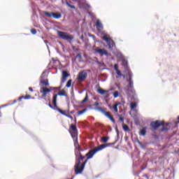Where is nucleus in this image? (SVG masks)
Wrapping results in <instances>:
<instances>
[{
  "label": "nucleus",
  "instance_id": "51",
  "mask_svg": "<svg viewBox=\"0 0 179 179\" xmlns=\"http://www.w3.org/2000/svg\"><path fill=\"white\" fill-rule=\"evenodd\" d=\"M80 38H81V40H83V38H84L83 35H82V36H80Z\"/></svg>",
  "mask_w": 179,
  "mask_h": 179
},
{
  "label": "nucleus",
  "instance_id": "35",
  "mask_svg": "<svg viewBox=\"0 0 179 179\" xmlns=\"http://www.w3.org/2000/svg\"><path fill=\"white\" fill-rule=\"evenodd\" d=\"M119 117V121H120V122H124V117H122V116H121L120 115H117Z\"/></svg>",
  "mask_w": 179,
  "mask_h": 179
},
{
  "label": "nucleus",
  "instance_id": "42",
  "mask_svg": "<svg viewBox=\"0 0 179 179\" xmlns=\"http://www.w3.org/2000/svg\"><path fill=\"white\" fill-rule=\"evenodd\" d=\"M65 82H66V78L62 77V83H65Z\"/></svg>",
  "mask_w": 179,
  "mask_h": 179
},
{
  "label": "nucleus",
  "instance_id": "34",
  "mask_svg": "<svg viewBox=\"0 0 179 179\" xmlns=\"http://www.w3.org/2000/svg\"><path fill=\"white\" fill-rule=\"evenodd\" d=\"M57 111H59V113H60V114H62V115H66V114H65V112L59 108H57Z\"/></svg>",
  "mask_w": 179,
  "mask_h": 179
},
{
  "label": "nucleus",
  "instance_id": "44",
  "mask_svg": "<svg viewBox=\"0 0 179 179\" xmlns=\"http://www.w3.org/2000/svg\"><path fill=\"white\" fill-rule=\"evenodd\" d=\"M66 117H68V118H70L71 120H73V117L70 115L66 114Z\"/></svg>",
  "mask_w": 179,
  "mask_h": 179
},
{
  "label": "nucleus",
  "instance_id": "40",
  "mask_svg": "<svg viewBox=\"0 0 179 179\" xmlns=\"http://www.w3.org/2000/svg\"><path fill=\"white\" fill-rule=\"evenodd\" d=\"M45 44H46V47L48 50H50V47L48 46V41H44Z\"/></svg>",
  "mask_w": 179,
  "mask_h": 179
},
{
  "label": "nucleus",
  "instance_id": "30",
  "mask_svg": "<svg viewBox=\"0 0 179 179\" xmlns=\"http://www.w3.org/2000/svg\"><path fill=\"white\" fill-rule=\"evenodd\" d=\"M58 96H66V94H65V91L62 90L59 92H58Z\"/></svg>",
  "mask_w": 179,
  "mask_h": 179
},
{
  "label": "nucleus",
  "instance_id": "29",
  "mask_svg": "<svg viewBox=\"0 0 179 179\" xmlns=\"http://www.w3.org/2000/svg\"><path fill=\"white\" fill-rule=\"evenodd\" d=\"M86 111H87V108L83 109V110H80L78 112V115H82V114H85V113H86Z\"/></svg>",
  "mask_w": 179,
  "mask_h": 179
},
{
  "label": "nucleus",
  "instance_id": "11",
  "mask_svg": "<svg viewBox=\"0 0 179 179\" xmlns=\"http://www.w3.org/2000/svg\"><path fill=\"white\" fill-rule=\"evenodd\" d=\"M94 54H99L101 57H103V55H106V57H108V52L105 49H101L100 48H96L94 50Z\"/></svg>",
  "mask_w": 179,
  "mask_h": 179
},
{
  "label": "nucleus",
  "instance_id": "8",
  "mask_svg": "<svg viewBox=\"0 0 179 179\" xmlns=\"http://www.w3.org/2000/svg\"><path fill=\"white\" fill-rule=\"evenodd\" d=\"M95 110H97V111H100V113H102V114H104V115H106V117L109 118V120H110V121H112V122H113V124L115 123V120H114L113 116H111V115H110V113L106 112V110H104V109H103V108L97 107V108H95Z\"/></svg>",
  "mask_w": 179,
  "mask_h": 179
},
{
  "label": "nucleus",
  "instance_id": "58",
  "mask_svg": "<svg viewBox=\"0 0 179 179\" xmlns=\"http://www.w3.org/2000/svg\"><path fill=\"white\" fill-rule=\"evenodd\" d=\"M123 78H125V76H123Z\"/></svg>",
  "mask_w": 179,
  "mask_h": 179
},
{
  "label": "nucleus",
  "instance_id": "36",
  "mask_svg": "<svg viewBox=\"0 0 179 179\" xmlns=\"http://www.w3.org/2000/svg\"><path fill=\"white\" fill-rule=\"evenodd\" d=\"M31 33L32 34H37V31L36 30V29H31Z\"/></svg>",
  "mask_w": 179,
  "mask_h": 179
},
{
  "label": "nucleus",
  "instance_id": "26",
  "mask_svg": "<svg viewBox=\"0 0 179 179\" xmlns=\"http://www.w3.org/2000/svg\"><path fill=\"white\" fill-rule=\"evenodd\" d=\"M46 73L45 71H43L40 77L41 80H43V79H45Z\"/></svg>",
  "mask_w": 179,
  "mask_h": 179
},
{
  "label": "nucleus",
  "instance_id": "39",
  "mask_svg": "<svg viewBox=\"0 0 179 179\" xmlns=\"http://www.w3.org/2000/svg\"><path fill=\"white\" fill-rule=\"evenodd\" d=\"M79 58V59H82V55L80 54H78L76 56V59Z\"/></svg>",
  "mask_w": 179,
  "mask_h": 179
},
{
  "label": "nucleus",
  "instance_id": "2",
  "mask_svg": "<svg viewBox=\"0 0 179 179\" xmlns=\"http://www.w3.org/2000/svg\"><path fill=\"white\" fill-rule=\"evenodd\" d=\"M81 162L82 160H78L74 166V170L76 175L82 174L83 170H85V166H86V164L87 163V159H86L83 164Z\"/></svg>",
  "mask_w": 179,
  "mask_h": 179
},
{
  "label": "nucleus",
  "instance_id": "22",
  "mask_svg": "<svg viewBox=\"0 0 179 179\" xmlns=\"http://www.w3.org/2000/svg\"><path fill=\"white\" fill-rule=\"evenodd\" d=\"M68 76H69V73H68V72L63 71H62V78H68Z\"/></svg>",
  "mask_w": 179,
  "mask_h": 179
},
{
  "label": "nucleus",
  "instance_id": "32",
  "mask_svg": "<svg viewBox=\"0 0 179 179\" xmlns=\"http://www.w3.org/2000/svg\"><path fill=\"white\" fill-rule=\"evenodd\" d=\"M118 96H120V93L118 92V91H116L113 93V97H115V99H117Z\"/></svg>",
  "mask_w": 179,
  "mask_h": 179
},
{
  "label": "nucleus",
  "instance_id": "47",
  "mask_svg": "<svg viewBox=\"0 0 179 179\" xmlns=\"http://www.w3.org/2000/svg\"><path fill=\"white\" fill-rule=\"evenodd\" d=\"M48 106H49L50 108H54V106H52V105H51V103H49V104H48Z\"/></svg>",
  "mask_w": 179,
  "mask_h": 179
},
{
  "label": "nucleus",
  "instance_id": "38",
  "mask_svg": "<svg viewBox=\"0 0 179 179\" xmlns=\"http://www.w3.org/2000/svg\"><path fill=\"white\" fill-rule=\"evenodd\" d=\"M55 89H61V87H50V90L51 91V90H55Z\"/></svg>",
  "mask_w": 179,
  "mask_h": 179
},
{
  "label": "nucleus",
  "instance_id": "49",
  "mask_svg": "<svg viewBox=\"0 0 179 179\" xmlns=\"http://www.w3.org/2000/svg\"><path fill=\"white\" fill-rule=\"evenodd\" d=\"M29 92H33V88L29 87Z\"/></svg>",
  "mask_w": 179,
  "mask_h": 179
},
{
  "label": "nucleus",
  "instance_id": "1",
  "mask_svg": "<svg viewBox=\"0 0 179 179\" xmlns=\"http://www.w3.org/2000/svg\"><path fill=\"white\" fill-rule=\"evenodd\" d=\"M108 146H110V144H102L97 148H94L92 150H90L89 152L86 154L87 156V160H89L90 159H92L97 152H100V150H103V149H105V148H107Z\"/></svg>",
  "mask_w": 179,
  "mask_h": 179
},
{
  "label": "nucleus",
  "instance_id": "21",
  "mask_svg": "<svg viewBox=\"0 0 179 179\" xmlns=\"http://www.w3.org/2000/svg\"><path fill=\"white\" fill-rule=\"evenodd\" d=\"M58 97V95L57 94H54L53 95V101H52V103H53V106H56V103H57V98Z\"/></svg>",
  "mask_w": 179,
  "mask_h": 179
},
{
  "label": "nucleus",
  "instance_id": "10",
  "mask_svg": "<svg viewBox=\"0 0 179 179\" xmlns=\"http://www.w3.org/2000/svg\"><path fill=\"white\" fill-rule=\"evenodd\" d=\"M71 129H72V131H73V132L70 131V134L73 141H78V129L76 128V126L73 124H71Z\"/></svg>",
  "mask_w": 179,
  "mask_h": 179
},
{
  "label": "nucleus",
  "instance_id": "9",
  "mask_svg": "<svg viewBox=\"0 0 179 179\" xmlns=\"http://www.w3.org/2000/svg\"><path fill=\"white\" fill-rule=\"evenodd\" d=\"M117 58H119V59H120V61H122L123 66H124V68H127L128 67V60H127V59H125V57L124 56V55H122V53H121V52H117Z\"/></svg>",
  "mask_w": 179,
  "mask_h": 179
},
{
  "label": "nucleus",
  "instance_id": "5",
  "mask_svg": "<svg viewBox=\"0 0 179 179\" xmlns=\"http://www.w3.org/2000/svg\"><path fill=\"white\" fill-rule=\"evenodd\" d=\"M57 35L59 38H62V40H66V41H68L69 43H71V41L73 40V35L69 34L66 32L57 31Z\"/></svg>",
  "mask_w": 179,
  "mask_h": 179
},
{
  "label": "nucleus",
  "instance_id": "19",
  "mask_svg": "<svg viewBox=\"0 0 179 179\" xmlns=\"http://www.w3.org/2000/svg\"><path fill=\"white\" fill-rule=\"evenodd\" d=\"M96 92L99 94H105V93H108V90H104L101 88H99L96 90Z\"/></svg>",
  "mask_w": 179,
  "mask_h": 179
},
{
  "label": "nucleus",
  "instance_id": "48",
  "mask_svg": "<svg viewBox=\"0 0 179 179\" xmlns=\"http://www.w3.org/2000/svg\"><path fill=\"white\" fill-rule=\"evenodd\" d=\"M94 106H96L97 107V106H99V102H97V101L95 102V103H94Z\"/></svg>",
  "mask_w": 179,
  "mask_h": 179
},
{
  "label": "nucleus",
  "instance_id": "3",
  "mask_svg": "<svg viewBox=\"0 0 179 179\" xmlns=\"http://www.w3.org/2000/svg\"><path fill=\"white\" fill-rule=\"evenodd\" d=\"M81 162L82 160H78L74 166V170L76 175L82 174L83 170H85V166H86V164L87 163V159H86L83 164Z\"/></svg>",
  "mask_w": 179,
  "mask_h": 179
},
{
  "label": "nucleus",
  "instance_id": "31",
  "mask_svg": "<svg viewBox=\"0 0 179 179\" xmlns=\"http://www.w3.org/2000/svg\"><path fill=\"white\" fill-rule=\"evenodd\" d=\"M89 100V96L86 94L85 99L82 101V103H86Z\"/></svg>",
  "mask_w": 179,
  "mask_h": 179
},
{
  "label": "nucleus",
  "instance_id": "56",
  "mask_svg": "<svg viewBox=\"0 0 179 179\" xmlns=\"http://www.w3.org/2000/svg\"><path fill=\"white\" fill-rule=\"evenodd\" d=\"M74 121H75V122H76V118H75V120H74Z\"/></svg>",
  "mask_w": 179,
  "mask_h": 179
},
{
  "label": "nucleus",
  "instance_id": "53",
  "mask_svg": "<svg viewBox=\"0 0 179 179\" xmlns=\"http://www.w3.org/2000/svg\"><path fill=\"white\" fill-rule=\"evenodd\" d=\"M110 94H108L106 96V98L107 99V97H109Z\"/></svg>",
  "mask_w": 179,
  "mask_h": 179
},
{
  "label": "nucleus",
  "instance_id": "24",
  "mask_svg": "<svg viewBox=\"0 0 179 179\" xmlns=\"http://www.w3.org/2000/svg\"><path fill=\"white\" fill-rule=\"evenodd\" d=\"M71 86H72V80H69L66 85V87H71Z\"/></svg>",
  "mask_w": 179,
  "mask_h": 179
},
{
  "label": "nucleus",
  "instance_id": "33",
  "mask_svg": "<svg viewBox=\"0 0 179 179\" xmlns=\"http://www.w3.org/2000/svg\"><path fill=\"white\" fill-rule=\"evenodd\" d=\"M57 111H59V113H60V114H62V115H66V114H65V112L59 108H57Z\"/></svg>",
  "mask_w": 179,
  "mask_h": 179
},
{
  "label": "nucleus",
  "instance_id": "46",
  "mask_svg": "<svg viewBox=\"0 0 179 179\" xmlns=\"http://www.w3.org/2000/svg\"><path fill=\"white\" fill-rule=\"evenodd\" d=\"M169 129L166 128V127H163L162 129V131H167Z\"/></svg>",
  "mask_w": 179,
  "mask_h": 179
},
{
  "label": "nucleus",
  "instance_id": "13",
  "mask_svg": "<svg viewBox=\"0 0 179 179\" xmlns=\"http://www.w3.org/2000/svg\"><path fill=\"white\" fill-rule=\"evenodd\" d=\"M162 125H164V122H160L159 120H157L155 122H152L150 124V126L155 130L157 129V128H159V127H162Z\"/></svg>",
  "mask_w": 179,
  "mask_h": 179
},
{
  "label": "nucleus",
  "instance_id": "14",
  "mask_svg": "<svg viewBox=\"0 0 179 179\" xmlns=\"http://www.w3.org/2000/svg\"><path fill=\"white\" fill-rule=\"evenodd\" d=\"M40 92H41V93H43L42 99H44V97L47 96V94L50 93L51 92V90H50L45 87H42L41 88Z\"/></svg>",
  "mask_w": 179,
  "mask_h": 179
},
{
  "label": "nucleus",
  "instance_id": "25",
  "mask_svg": "<svg viewBox=\"0 0 179 179\" xmlns=\"http://www.w3.org/2000/svg\"><path fill=\"white\" fill-rule=\"evenodd\" d=\"M122 128H123L124 131H129V127L127 124H123Z\"/></svg>",
  "mask_w": 179,
  "mask_h": 179
},
{
  "label": "nucleus",
  "instance_id": "61",
  "mask_svg": "<svg viewBox=\"0 0 179 179\" xmlns=\"http://www.w3.org/2000/svg\"><path fill=\"white\" fill-rule=\"evenodd\" d=\"M0 117H1V115H0Z\"/></svg>",
  "mask_w": 179,
  "mask_h": 179
},
{
  "label": "nucleus",
  "instance_id": "20",
  "mask_svg": "<svg viewBox=\"0 0 179 179\" xmlns=\"http://www.w3.org/2000/svg\"><path fill=\"white\" fill-rule=\"evenodd\" d=\"M140 135H141V136H145V135H146V127H143V128L140 131Z\"/></svg>",
  "mask_w": 179,
  "mask_h": 179
},
{
  "label": "nucleus",
  "instance_id": "15",
  "mask_svg": "<svg viewBox=\"0 0 179 179\" xmlns=\"http://www.w3.org/2000/svg\"><path fill=\"white\" fill-rule=\"evenodd\" d=\"M127 73L129 76L128 82L129 84V87L132 89L134 87V81L132 80V73L128 71Z\"/></svg>",
  "mask_w": 179,
  "mask_h": 179
},
{
  "label": "nucleus",
  "instance_id": "59",
  "mask_svg": "<svg viewBox=\"0 0 179 179\" xmlns=\"http://www.w3.org/2000/svg\"><path fill=\"white\" fill-rule=\"evenodd\" d=\"M14 103H16V101H14Z\"/></svg>",
  "mask_w": 179,
  "mask_h": 179
},
{
  "label": "nucleus",
  "instance_id": "37",
  "mask_svg": "<svg viewBox=\"0 0 179 179\" xmlns=\"http://www.w3.org/2000/svg\"><path fill=\"white\" fill-rule=\"evenodd\" d=\"M116 73L119 77L122 76V74L121 73V71L120 70H117Z\"/></svg>",
  "mask_w": 179,
  "mask_h": 179
},
{
  "label": "nucleus",
  "instance_id": "41",
  "mask_svg": "<svg viewBox=\"0 0 179 179\" xmlns=\"http://www.w3.org/2000/svg\"><path fill=\"white\" fill-rule=\"evenodd\" d=\"M53 108H54V110H56L57 111H58V108H58V106H57V103L55 105H53Z\"/></svg>",
  "mask_w": 179,
  "mask_h": 179
},
{
  "label": "nucleus",
  "instance_id": "16",
  "mask_svg": "<svg viewBox=\"0 0 179 179\" xmlns=\"http://www.w3.org/2000/svg\"><path fill=\"white\" fill-rule=\"evenodd\" d=\"M95 26L98 31H101V30L103 29V23H101V21H100V20L99 19L96 20Z\"/></svg>",
  "mask_w": 179,
  "mask_h": 179
},
{
  "label": "nucleus",
  "instance_id": "23",
  "mask_svg": "<svg viewBox=\"0 0 179 179\" xmlns=\"http://www.w3.org/2000/svg\"><path fill=\"white\" fill-rule=\"evenodd\" d=\"M130 108L131 110H134V108H136V103H131L130 104Z\"/></svg>",
  "mask_w": 179,
  "mask_h": 179
},
{
  "label": "nucleus",
  "instance_id": "60",
  "mask_svg": "<svg viewBox=\"0 0 179 179\" xmlns=\"http://www.w3.org/2000/svg\"><path fill=\"white\" fill-rule=\"evenodd\" d=\"M145 177L148 178V176H145Z\"/></svg>",
  "mask_w": 179,
  "mask_h": 179
},
{
  "label": "nucleus",
  "instance_id": "45",
  "mask_svg": "<svg viewBox=\"0 0 179 179\" xmlns=\"http://www.w3.org/2000/svg\"><path fill=\"white\" fill-rule=\"evenodd\" d=\"M25 100H27V99H30V95H27L24 97Z\"/></svg>",
  "mask_w": 179,
  "mask_h": 179
},
{
  "label": "nucleus",
  "instance_id": "27",
  "mask_svg": "<svg viewBox=\"0 0 179 179\" xmlns=\"http://www.w3.org/2000/svg\"><path fill=\"white\" fill-rule=\"evenodd\" d=\"M108 139H110L109 137H106V136L101 137V141H102L104 143H106V142H107V141H108Z\"/></svg>",
  "mask_w": 179,
  "mask_h": 179
},
{
  "label": "nucleus",
  "instance_id": "55",
  "mask_svg": "<svg viewBox=\"0 0 179 179\" xmlns=\"http://www.w3.org/2000/svg\"><path fill=\"white\" fill-rule=\"evenodd\" d=\"M78 44H80V41H78Z\"/></svg>",
  "mask_w": 179,
  "mask_h": 179
},
{
  "label": "nucleus",
  "instance_id": "43",
  "mask_svg": "<svg viewBox=\"0 0 179 179\" xmlns=\"http://www.w3.org/2000/svg\"><path fill=\"white\" fill-rule=\"evenodd\" d=\"M114 69H115V71H119L118 70V64H115L114 65Z\"/></svg>",
  "mask_w": 179,
  "mask_h": 179
},
{
  "label": "nucleus",
  "instance_id": "52",
  "mask_svg": "<svg viewBox=\"0 0 179 179\" xmlns=\"http://www.w3.org/2000/svg\"><path fill=\"white\" fill-rule=\"evenodd\" d=\"M22 99H23V96H20V97L19 98L20 100H22Z\"/></svg>",
  "mask_w": 179,
  "mask_h": 179
},
{
  "label": "nucleus",
  "instance_id": "54",
  "mask_svg": "<svg viewBox=\"0 0 179 179\" xmlns=\"http://www.w3.org/2000/svg\"><path fill=\"white\" fill-rule=\"evenodd\" d=\"M41 38H42L43 40H44V37L42 36Z\"/></svg>",
  "mask_w": 179,
  "mask_h": 179
},
{
  "label": "nucleus",
  "instance_id": "6",
  "mask_svg": "<svg viewBox=\"0 0 179 179\" xmlns=\"http://www.w3.org/2000/svg\"><path fill=\"white\" fill-rule=\"evenodd\" d=\"M102 38L106 41V44H108L109 50H113V48H114L115 43H114V41L110 38V35L106 34L102 37Z\"/></svg>",
  "mask_w": 179,
  "mask_h": 179
},
{
  "label": "nucleus",
  "instance_id": "18",
  "mask_svg": "<svg viewBox=\"0 0 179 179\" xmlns=\"http://www.w3.org/2000/svg\"><path fill=\"white\" fill-rule=\"evenodd\" d=\"M120 104H121V102H117L113 105V110L116 114L118 113V106H120Z\"/></svg>",
  "mask_w": 179,
  "mask_h": 179
},
{
  "label": "nucleus",
  "instance_id": "4",
  "mask_svg": "<svg viewBox=\"0 0 179 179\" xmlns=\"http://www.w3.org/2000/svg\"><path fill=\"white\" fill-rule=\"evenodd\" d=\"M74 146L76 148L75 155L76 162L78 160H83V159H85V156H83L82 153H80V152H83V149H81L80 147H79V143H78V140L74 141Z\"/></svg>",
  "mask_w": 179,
  "mask_h": 179
},
{
  "label": "nucleus",
  "instance_id": "7",
  "mask_svg": "<svg viewBox=\"0 0 179 179\" xmlns=\"http://www.w3.org/2000/svg\"><path fill=\"white\" fill-rule=\"evenodd\" d=\"M43 13L47 17H53L54 19H61L62 17V15L59 13H55L54 12L45 11Z\"/></svg>",
  "mask_w": 179,
  "mask_h": 179
},
{
  "label": "nucleus",
  "instance_id": "12",
  "mask_svg": "<svg viewBox=\"0 0 179 179\" xmlns=\"http://www.w3.org/2000/svg\"><path fill=\"white\" fill-rule=\"evenodd\" d=\"M86 78H87V73L86 72V71H83L78 73L77 79L78 80H79V82H83V80H85Z\"/></svg>",
  "mask_w": 179,
  "mask_h": 179
},
{
  "label": "nucleus",
  "instance_id": "50",
  "mask_svg": "<svg viewBox=\"0 0 179 179\" xmlns=\"http://www.w3.org/2000/svg\"><path fill=\"white\" fill-rule=\"evenodd\" d=\"M86 6H87V8H92L89 4H86Z\"/></svg>",
  "mask_w": 179,
  "mask_h": 179
},
{
  "label": "nucleus",
  "instance_id": "28",
  "mask_svg": "<svg viewBox=\"0 0 179 179\" xmlns=\"http://www.w3.org/2000/svg\"><path fill=\"white\" fill-rule=\"evenodd\" d=\"M66 4L69 6V8H71V9H76L75 6L71 5L68 1H66Z\"/></svg>",
  "mask_w": 179,
  "mask_h": 179
},
{
  "label": "nucleus",
  "instance_id": "17",
  "mask_svg": "<svg viewBox=\"0 0 179 179\" xmlns=\"http://www.w3.org/2000/svg\"><path fill=\"white\" fill-rule=\"evenodd\" d=\"M43 85L44 86H50V83H48V79H42L40 81V86Z\"/></svg>",
  "mask_w": 179,
  "mask_h": 179
},
{
  "label": "nucleus",
  "instance_id": "57",
  "mask_svg": "<svg viewBox=\"0 0 179 179\" xmlns=\"http://www.w3.org/2000/svg\"><path fill=\"white\" fill-rule=\"evenodd\" d=\"M110 108L111 109V106H109Z\"/></svg>",
  "mask_w": 179,
  "mask_h": 179
}]
</instances>
